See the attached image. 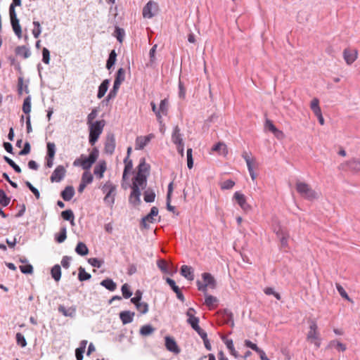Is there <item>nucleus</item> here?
<instances>
[{
	"instance_id": "c03bdc74",
	"label": "nucleus",
	"mask_w": 360,
	"mask_h": 360,
	"mask_svg": "<svg viewBox=\"0 0 360 360\" xmlns=\"http://www.w3.org/2000/svg\"><path fill=\"white\" fill-rule=\"evenodd\" d=\"M10 202V198L7 197L6 193L3 190H0V204L2 206H6Z\"/></svg>"
},
{
	"instance_id": "09e8293b",
	"label": "nucleus",
	"mask_w": 360,
	"mask_h": 360,
	"mask_svg": "<svg viewBox=\"0 0 360 360\" xmlns=\"http://www.w3.org/2000/svg\"><path fill=\"white\" fill-rule=\"evenodd\" d=\"M16 341L18 345L22 347H24L27 345L26 340L22 334L20 333H18L16 334Z\"/></svg>"
},
{
	"instance_id": "6e6d98bb",
	"label": "nucleus",
	"mask_w": 360,
	"mask_h": 360,
	"mask_svg": "<svg viewBox=\"0 0 360 360\" xmlns=\"http://www.w3.org/2000/svg\"><path fill=\"white\" fill-rule=\"evenodd\" d=\"M19 268L21 272L23 274H32L33 272V267L30 264L20 265Z\"/></svg>"
},
{
	"instance_id": "cd10ccee",
	"label": "nucleus",
	"mask_w": 360,
	"mask_h": 360,
	"mask_svg": "<svg viewBox=\"0 0 360 360\" xmlns=\"http://www.w3.org/2000/svg\"><path fill=\"white\" fill-rule=\"evenodd\" d=\"M16 55L27 58L30 56V50L25 46H18L15 48Z\"/></svg>"
},
{
	"instance_id": "9d476101",
	"label": "nucleus",
	"mask_w": 360,
	"mask_h": 360,
	"mask_svg": "<svg viewBox=\"0 0 360 360\" xmlns=\"http://www.w3.org/2000/svg\"><path fill=\"white\" fill-rule=\"evenodd\" d=\"M9 16L13 32L17 35V37L20 39L22 37L21 26L20 25L19 20L17 18L16 12L13 11V8H11V13H9Z\"/></svg>"
},
{
	"instance_id": "5701e85b",
	"label": "nucleus",
	"mask_w": 360,
	"mask_h": 360,
	"mask_svg": "<svg viewBox=\"0 0 360 360\" xmlns=\"http://www.w3.org/2000/svg\"><path fill=\"white\" fill-rule=\"evenodd\" d=\"M212 151L218 153L219 155L226 156L228 154L227 146L223 142H219L212 148Z\"/></svg>"
},
{
	"instance_id": "f704fd0d",
	"label": "nucleus",
	"mask_w": 360,
	"mask_h": 360,
	"mask_svg": "<svg viewBox=\"0 0 360 360\" xmlns=\"http://www.w3.org/2000/svg\"><path fill=\"white\" fill-rule=\"evenodd\" d=\"M67 238V231L65 227L61 228L60 233L56 235V240L58 243H61L65 241Z\"/></svg>"
},
{
	"instance_id": "dca6fc26",
	"label": "nucleus",
	"mask_w": 360,
	"mask_h": 360,
	"mask_svg": "<svg viewBox=\"0 0 360 360\" xmlns=\"http://www.w3.org/2000/svg\"><path fill=\"white\" fill-rule=\"evenodd\" d=\"M154 136L153 134H149L146 136H138L136 139V150H141L143 149L153 139Z\"/></svg>"
},
{
	"instance_id": "0e129e2a",
	"label": "nucleus",
	"mask_w": 360,
	"mask_h": 360,
	"mask_svg": "<svg viewBox=\"0 0 360 360\" xmlns=\"http://www.w3.org/2000/svg\"><path fill=\"white\" fill-rule=\"evenodd\" d=\"M85 350L83 348H77L75 350V356L77 360H82L83 359V354L84 353Z\"/></svg>"
},
{
	"instance_id": "de8ad7c7",
	"label": "nucleus",
	"mask_w": 360,
	"mask_h": 360,
	"mask_svg": "<svg viewBox=\"0 0 360 360\" xmlns=\"http://www.w3.org/2000/svg\"><path fill=\"white\" fill-rule=\"evenodd\" d=\"M33 25L34 28L32 30V34L35 38H38L41 32L40 23L37 21H34Z\"/></svg>"
},
{
	"instance_id": "f3484780",
	"label": "nucleus",
	"mask_w": 360,
	"mask_h": 360,
	"mask_svg": "<svg viewBox=\"0 0 360 360\" xmlns=\"http://www.w3.org/2000/svg\"><path fill=\"white\" fill-rule=\"evenodd\" d=\"M115 148V139L113 134L108 135L105 143V152L112 155Z\"/></svg>"
},
{
	"instance_id": "4be33fe9",
	"label": "nucleus",
	"mask_w": 360,
	"mask_h": 360,
	"mask_svg": "<svg viewBox=\"0 0 360 360\" xmlns=\"http://www.w3.org/2000/svg\"><path fill=\"white\" fill-rule=\"evenodd\" d=\"M124 169L122 174V181H126L127 179V174L131 171L133 168L132 160L128 157H126L124 160Z\"/></svg>"
},
{
	"instance_id": "4c0bfd02",
	"label": "nucleus",
	"mask_w": 360,
	"mask_h": 360,
	"mask_svg": "<svg viewBox=\"0 0 360 360\" xmlns=\"http://www.w3.org/2000/svg\"><path fill=\"white\" fill-rule=\"evenodd\" d=\"M154 330V328H153L150 325H144L141 328L140 333L143 336H147L152 334Z\"/></svg>"
},
{
	"instance_id": "13d9d810",
	"label": "nucleus",
	"mask_w": 360,
	"mask_h": 360,
	"mask_svg": "<svg viewBox=\"0 0 360 360\" xmlns=\"http://www.w3.org/2000/svg\"><path fill=\"white\" fill-rule=\"evenodd\" d=\"M187 165L189 169H191L193 166V160L192 156V149L188 148L187 150Z\"/></svg>"
},
{
	"instance_id": "7ed1b4c3",
	"label": "nucleus",
	"mask_w": 360,
	"mask_h": 360,
	"mask_svg": "<svg viewBox=\"0 0 360 360\" xmlns=\"http://www.w3.org/2000/svg\"><path fill=\"white\" fill-rule=\"evenodd\" d=\"M295 188L297 193L303 198L308 200H313L317 198V193L312 189L311 186L305 182L297 181Z\"/></svg>"
},
{
	"instance_id": "f03ea898",
	"label": "nucleus",
	"mask_w": 360,
	"mask_h": 360,
	"mask_svg": "<svg viewBox=\"0 0 360 360\" xmlns=\"http://www.w3.org/2000/svg\"><path fill=\"white\" fill-rule=\"evenodd\" d=\"M98 155V150L96 148H94L88 157L85 156L84 155H81L79 158H77L74 161L73 165L75 167L79 166L83 169L88 171L91 167L93 164L96 161Z\"/></svg>"
},
{
	"instance_id": "b1692460",
	"label": "nucleus",
	"mask_w": 360,
	"mask_h": 360,
	"mask_svg": "<svg viewBox=\"0 0 360 360\" xmlns=\"http://www.w3.org/2000/svg\"><path fill=\"white\" fill-rule=\"evenodd\" d=\"M205 304L209 307L210 309H215L217 307L218 299L212 295L205 293Z\"/></svg>"
},
{
	"instance_id": "a211bd4d",
	"label": "nucleus",
	"mask_w": 360,
	"mask_h": 360,
	"mask_svg": "<svg viewBox=\"0 0 360 360\" xmlns=\"http://www.w3.org/2000/svg\"><path fill=\"white\" fill-rule=\"evenodd\" d=\"M165 347L167 350L174 354H179L180 352V349L176 341L169 336L165 337Z\"/></svg>"
},
{
	"instance_id": "aec40b11",
	"label": "nucleus",
	"mask_w": 360,
	"mask_h": 360,
	"mask_svg": "<svg viewBox=\"0 0 360 360\" xmlns=\"http://www.w3.org/2000/svg\"><path fill=\"white\" fill-rule=\"evenodd\" d=\"M172 141L176 146L184 143L182 134H181L180 128L178 126H176L173 129Z\"/></svg>"
},
{
	"instance_id": "2eb2a0df",
	"label": "nucleus",
	"mask_w": 360,
	"mask_h": 360,
	"mask_svg": "<svg viewBox=\"0 0 360 360\" xmlns=\"http://www.w3.org/2000/svg\"><path fill=\"white\" fill-rule=\"evenodd\" d=\"M158 209L156 207H153L150 210V212L148 214H147L142 219V226L144 228L148 227V223H153L155 221L154 217L158 216Z\"/></svg>"
},
{
	"instance_id": "49530a36",
	"label": "nucleus",
	"mask_w": 360,
	"mask_h": 360,
	"mask_svg": "<svg viewBox=\"0 0 360 360\" xmlns=\"http://www.w3.org/2000/svg\"><path fill=\"white\" fill-rule=\"evenodd\" d=\"M234 185L235 182L233 181H232L231 179H228L223 181L221 184L220 187L222 190H227L232 188L234 186Z\"/></svg>"
},
{
	"instance_id": "4d7b16f0",
	"label": "nucleus",
	"mask_w": 360,
	"mask_h": 360,
	"mask_svg": "<svg viewBox=\"0 0 360 360\" xmlns=\"http://www.w3.org/2000/svg\"><path fill=\"white\" fill-rule=\"evenodd\" d=\"M88 262L93 266L100 268L103 262L97 258H89Z\"/></svg>"
},
{
	"instance_id": "72a5a7b5",
	"label": "nucleus",
	"mask_w": 360,
	"mask_h": 360,
	"mask_svg": "<svg viewBox=\"0 0 360 360\" xmlns=\"http://www.w3.org/2000/svg\"><path fill=\"white\" fill-rule=\"evenodd\" d=\"M22 111L24 113L29 115L31 111V98L30 96H27L25 98L23 104H22Z\"/></svg>"
},
{
	"instance_id": "ddd939ff",
	"label": "nucleus",
	"mask_w": 360,
	"mask_h": 360,
	"mask_svg": "<svg viewBox=\"0 0 360 360\" xmlns=\"http://www.w3.org/2000/svg\"><path fill=\"white\" fill-rule=\"evenodd\" d=\"M65 169L62 165L56 167L55 170L53 172L50 180L51 182H59L60 181L65 175Z\"/></svg>"
},
{
	"instance_id": "ea45409f",
	"label": "nucleus",
	"mask_w": 360,
	"mask_h": 360,
	"mask_svg": "<svg viewBox=\"0 0 360 360\" xmlns=\"http://www.w3.org/2000/svg\"><path fill=\"white\" fill-rule=\"evenodd\" d=\"M93 179H94L93 175L88 170V171H85L82 174L81 181L84 183V184H91L92 182Z\"/></svg>"
},
{
	"instance_id": "f257e3e1",
	"label": "nucleus",
	"mask_w": 360,
	"mask_h": 360,
	"mask_svg": "<svg viewBox=\"0 0 360 360\" xmlns=\"http://www.w3.org/2000/svg\"><path fill=\"white\" fill-rule=\"evenodd\" d=\"M149 172L150 165L146 164L145 158L141 159L136 174L132 179L131 193L129 196L131 202L136 204L140 202L141 189L146 187Z\"/></svg>"
},
{
	"instance_id": "8fccbe9b",
	"label": "nucleus",
	"mask_w": 360,
	"mask_h": 360,
	"mask_svg": "<svg viewBox=\"0 0 360 360\" xmlns=\"http://www.w3.org/2000/svg\"><path fill=\"white\" fill-rule=\"evenodd\" d=\"M150 105L152 108V110L155 112L158 121L159 122L160 124H161L162 122V118L160 114V111L159 110V109H157L156 105L154 102H151Z\"/></svg>"
},
{
	"instance_id": "58836bf2",
	"label": "nucleus",
	"mask_w": 360,
	"mask_h": 360,
	"mask_svg": "<svg viewBox=\"0 0 360 360\" xmlns=\"http://www.w3.org/2000/svg\"><path fill=\"white\" fill-rule=\"evenodd\" d=\"M116 56H117V54L115 53V51L114 50H112L110 55H109V58L107 60V63H106V68L110 70L112 66L115 64V61H116Z\"/></svg>"
},
{
	"instance_id": "39448f33",
	"label": "nucleus",
	"mask_w": 360,
	"mask_h": 360,
	"mask_svg": "<svg viewBox=\"0 0 360 360\" xmlns=\"http://www.w3.org/2000/svg\"><path fill=\"white\" fill-rule=\"evenodd\" d=\"M116 189V186L110 181H106L102 187V191L105 194L103 200L105 204L111 207L115 203Z\"/></svg>"
},
{
	"instance_id": "9b49d317",
	"label": "nucleus",
	"mask_w": 360,
	"mask_h": 360,
	"mask_svg": "<svg viewBox=\"0 0 360 360\" xmlns=\"http://www.w3.org/2000/svg\"><path fill=\"white\" fill-rule=\"evenodd\" d=\"M342 55L345 63L350 65L357 59L358 51L355 49L347 48L344 49Z\"/></svg>"
},
{
	"instance_id": "c756f323",
	"label": "nucleus",
	"mask_w": 360,
	"mask_h": 360,
	"mask_svg": "<svg viewBox=\"0 0 360 360\" xmlns=\"http://www.w3.org/2000/svg\"><path fill=\"white\" fill-rule=\"evenodd\" d=\"M75 252L82 256H85L89 253L87 246L82 242H79L76 246Z\"/></svg>"
},
{
	"instance_id": "bb28decb",
	"label": "nucleus",
	"mask_w": 360,
	"mask_h": 360,
	"mask_svg": "<svg viewBox=\"0 0 360 360\" xmlns=\"http://www.w3.org/2000/svg\"><path fill=\"white\" fill-rule=\"evenodd\" d=\"M346 165L348 166L349 169L352 171H360V158H353L347 162Z\"/></svg>"
},
{
	"instance_id": "7c9ffc66",
	"label": "nucleus",
	"mask_w": 360,
	"mask_h": 360,
	"mask_svg": "<svg viewBox=\"0 0 360 360\" xmlns=\"http://www.w3.org/2000/svg\"><path fill=\"white\" fill-rule=\"evenodd\" d=\"M51 276L56 281H58L61 277V269L60 265H54L51 271Z\"/></svg>"
},
{
	"instance_id": "864d4df0",
	"label": "nucleus",
	"mask_w": 360,
	"mask_h": 360,
	"mask_svg": "<svg viewBox=\"0 0 360 360\" xmlns=\"http://www.w3.org/2000/svg\"><path fill=\"white\" fill-rule=\"evenodd\" d=\"M336 288L338 291V292L340 293V295L345 299L349 300V301H351L349 297L348 296L347 292L345 290V289L343 288V287L340 285L339 283H336Z\"/></svg>"
},
{
	"instance_id": "680f3d73",
	"label": "nucleus",
	"mask_w": 360,
	"mask_h": 360,
	"mask_svg": "<svg viewBox=\"0 0 360 360\" xmlns=\"http://www.w3.org/2000/svg\"><path fill=\"white\" fill-rule=\"evenodd\" d=\"M27 186L30 188V190L33 193V194L35 195L37 199H39L40 198V193L39 191L34 188L30 182L26 181Z\"/></svg>"
},
{
	"instance_id": "a19ab883",
	"label": "nucleus",
	"mask_w": 360,
	"mask_h": 360,
	"mask_svg": "<svg viewBox=\"0 0 360 360\" xmlns=\"http://www.w3.org/2000/svg\"><path fill=\"white\" fill-rule=\"evenodd\" d=\"M155 193L150 190H147L144 193V200L146 202H152L155 200Z\"/></svg>"
},
{
	"instance_id": "1a4fd4ad",
	"label": "nucleus",
	"mask_w": 360,
	"mask_h": 360,
	"mask_svg": "<svg viewBox=\"0 0 360 360\" xmlns=\"http://www.w3.org/2000/svg\"><path fill=\"white\" fill-rule=\"evenodd\" d=\"M233 199L244 212H248L251 210V205L248 203L246 197L242 193L236 191L233 195Z\"/></svg>"
},
{
	"instance_id": "5fc2aeb1",
	"label": "nucleus",
	"mask_w": 360,
	"mask_h": 360,
	"mask_svg": "<svg viewBox=\"0 0 360 360\" xmlns=\"http://www.w3.org/2000/svg\"><path fill=\"white\" fill-rule=\"evenodd\" d=\"M330 346L335 347L337 349L344 352L346 349V346L340 342L339 341L333 340L330 342Z\"/></svg>"
},
{
	"instance_id": "a878e982",
	"label": "nucleus",
	"mask_w": 360,
	"mask_h": 360,
	"mask_svg": "<svg viewBox=\"0 0 360 360\" xmlns=\"http://www.w3.org/2000/svg\"><path fill=\"white\" fill-rule=\"evenodd\" d=\"M75 194L74 188L71 186H66L61 192V197L65 201L70 200Z\"/></svg>"
},
{
	"instance_id": "3c124183",
	"label": "nucleus",
	"mask_w": 360,
	"mask_h": 360,
	"mask_svg": "<svg viewBox=\"0 0 360 360\" xmlns=\"http://www.w3.org/2000/svg\"><path fill=\"white\" fill-rule=\"evenodd\" d=\"M121 290H122V295L124 298L127 299L131 296L132 293L129 290V287L128 284H127V283L124 284L122 286Z\"/></svg>"
},
{
	"instance_id": "603ef678",
	"label": "nucleus",
	"mask_w": 360,
	"mask_h": 360,
	"mask_svg": "<svg viewBox=\"0 0 360 360\" xmlns=\"http://www.w3.org/2000/svg\"><path fill=\"white\" fill-rule=\"evenodd\" d=\"M42 61L45 64H49L50 61V52L49 49L45 47L42 49Z\"/></svg>"
},
{
	"instance_id": "bf43d9fd",
	"label": "nucleus",
	"mask_w": 360,
	"mask_h": 360,
	"mask_svg": "<svg viewBox=\"0 0 360 360\" xmlns=\"http://www.w3.org/2000/svg\"><path fill=\"white\" fill-rule=\"evenodd\" d=\"M97 116V110L96 109L92 110V111L87 116V124H91L94 123V120Z\"/></svg>"
},
{
	"instance_id": "69168bd1",
	"label": "nucleus",
	"mask_w": 360,
	"mask_h": 360,
	"mask_svg": "<svg viewBox=\"0 0 360 360\" xmlns=\"http://www.w3.org/2000/svg\"><path fill=\"white\" fill-rule=\"evenodd\" d=\"M265 127L269 130L271 131L272 133H274V131L276 130V127H275V125L273 124V122L269 120H266V122H265Z\"/></svg>"
},
{
	"instance_id": "6e6552de",
	"label": "nucleus",
	"mask_w": 360,
	"mask_h": 360,
	"mask_svg": "<svg viewBox=\"0 0 360 360\" xmlns=\"http://www.w3.org/2000/svg\"><path fill=\"white\" fill-rule=\"evenodd\" d=\"M158 9L159 7L158 3L153 1H149L143 8V18H153L158 13Z\"/></svg>"
},
{
	"instance_id": "a18cd8bd",
	"label": "nucleus",
	"mask_w": 360,
	"mask_h": 360,
	"mask_svg": "<svg viewBox=\"0 0 360 360\" xmlns=\"http://www.w3.org/2000/svg\"><path fill=\"white\" fill-rule=\"evenodd\" d=\"M4 159L17 173L21 172L20 167L17 165L11 158L7 156H4Z\"/></svg>"
},
{
	"instance_id": "c85d7f7f",
	"label": "nucleus",
	"mask_w": 360,
	"mask_h": 360,
	"mask_svg": "<svg viewBox=\"0 0 360 360\" xmlns=\"http://www.w3.org/2000/svg\"><path fill=\"white\" fill-rule=\"evenodd\" d=\"M109 84L110 81L108 79L103 80V82L101 84V85L98 87V91L97 94L98 98H101L102 97L104 96L108 89Z\"/></svg>"
},
{
	"instance_id": "2f4dec72",
	"label": "nucleus",
	"mask_w": 360,
	"mask_h": 360,
	"mask_svg": "<svg viewBox=\"0 0 360 360\" xmlns=\"http://www.w3.org/2000/svg\"><path fill=\"white\" fill-rule=\"evenodd\" d=\"M101 285L107 288L108 290L110 291H114L116 289L117 285L116 283L110 278L105 279L101 281Z\"/></svg>"
},
{
	"instance_id": "79ce46f5",
	"label": "nucleus",
	"mask_w": 360,
	"mask_h": 360,
	"mask_svg": "<svg viewBox=\"0 0 360 360\" xmlns=\"http://www.w3.org/2000/svg\"><path fill=\"white\" fill-rule=\"evenodd\" d=\"M136 309L142 314L148 311V304L146 302H139L135 305Z\"/></svg>"
},
{
	"instance_id": "6ab92c4d",
	"label": "nucleus",
	"mask_w": 360,
	"mask_h": 360,
	"mask_svg": "<svg viewBox=\"0 0 360 360\" xmlns=\"http://www.w3.org/2000/svg\"><path fill=\"white\" fill-rule=\"evenodd\" d=\"M107 169L106 162L104 160L100 161L94 167V173L98 178L102 179Z\"/></svg>"
},
{
	"instance_id": "f8f14e48",
	"label": "nucleus",
	"mask_w": 360,
	"mask_h": 360,
	"mask_svg": "<svg viewBox=\"0 0 360 360\" xmlns=\"http://www.w3.org/2000/svg\"><path fill=\"white\" fill-rule=\"evenodd\" d=\"M125 79V70L124 68H120L118 69L117 73L115 79L114 81L112 91L115 92V94H117L121 84L124 81Z\"/></svg>"
},
{
	"instance_id": "473e14b6",
	"label": "nucleus",
	"mask_w": 360,
	"mask_h": 360,
	"mask_svg": "<svg viewBox=\"0 0 360 360\" xmlns=\"http://www.w3.org/2000/svg\"><path fill=\"white\" fill-rule=\"evenodd\" d=\"M159 110L160 111L161 115H167L168 112V101L165 98L160 101Z\"/></svg>"
},
{
	"instance_id": "e2e57ef3",
	"label": "nucleus",
	"mask_w": 360,
	"mask_h": 360,
	"mask_svg": "<svg viewBox=\"0 0 360 360\" xmlns=\"http://www.w3.org/2000/svg\"><path fill=\"white\" fill-rule=\"evenodd\" d=\"M245 345L247 347H249L250 349H252V350H254L255 352H257V350L259 349L257 345L253 342H252L250 340H245Z\"/></svg>"
},
{
	"instance_id": "338daca9",
	"label": "nucleus",
	"mask_w": 360,
	"mask_h": 360,
	"mask_svg": "<svg viewBox=\"0 0 360 360\" xmlns=\"http://www.w3.org/2000/svg\"><path fill=\"white\" fill-rule=\"evenodd\" d=\"M71 258L68 256H64L61 260V265L65 268L68 269L70 266V262Z\"/></svg>"
},
{
	"instance_id": "393cba45",
	"label": "nucleus",
	"mask_w": 360,
	"mask_h": 360,
	"mask_svg": "<svg viewBox=\"0 0 360 360\" xmlns=\"http://www.w3.org/2000/svg\"><path fill=\"white\" fill-rule=\"evenodd\" d=\"M181 274L189 281L194 279V275L193 269L191 266L187 265H183L181 268Z\"/></svg>"
},
{
	"instance_id": "37998d69",
	"label": "nucleus",
	"mask_w": 360,
	"mask_h": 360,
	"mask_svg": "<svg viewBox=\"0 0 360 360\" xmlns=\"http://www.w3.org/2000/svg\"><path fill=\"white\" fill-rule=\"evenodd\" d=\"M56 153V145L53 143H47V157L53 158Z\"/></svg>"
},
{
	"instance_id": "c9c22d12",
	"label": "nucleus",
	"mask_w": 360,
	"mask_h": 360,
	"mask_svg": "<svg viewBox=\"0 0 360 360\" xmlns=\"http://www.w3.org/2000/svg\"><path fill=\"white\" fill-rule=\"evenodd\" d=\"M91 277V274L86 272L85 269L80 266L79 268L78 278L80 281H84L90 279Z\"/></svg>"
},
{
	"instance_id": "e433bc0d",
	"label": "nucleus",
	"mask_w": 360,
	"mask_h": 360,
	"mask_svg": "<svg viewBox=\"0 0 360 360\" xmlns=\"http://www.w3.org/2000/svg\"><path fill=\"white\" fill-rule=\"evenodd\" d=\"M61 216L63 219L70 221L72 224H73L74 221V214L71 210H67L63 211L61 213Z\"/></svg>"
},
{
	"instance_id": "4468645a",
	"label": "nucleus",
	"mask_w": 360,
	"mask_h": 360,
	"mask_svg": "<svg viewBox=\"0 0 360 360\" xmlns=\"http://www.w3.org/2000/svg\"><path fill=\"white\" fill-rule=\"evenodd\" d=\"M195 311L193 308H189L186 312L187 322L195 330L199 327V319L195 316Z\"/></svg>"
},
{
	"instance_id": "052dcab7",
	"label": "nucleus",
	"mask_w": 360,
	"mask_h": 360,
	"mask_svg": "<svg viewBox=\"0 0 360 360\" xmlns=\"http://www.w3.org/2000/svg\"><path fill=\"white\" fill-rule=\"evenodd\" d=\"M142 293L140 290H137L135 293V297L131 299V302L135 305L141 302Z\"/></svg>"
},
{
	"instance_id": "412c9836",
	"label": "nucleus",
	"mask_w": 360,
	"mask_h": 360,
	"mask_svg": "<svg viewBox=\"0 0 360 360\" xmlns=\"http://www.w3.org/2000/svg\"><path fill=\"white\" fill-rule=\"evenodd\" d=\"M134 315V312H131L130 311H123L120 312V318L122 323L125 325L133 321Z\"/></svg>"
},
{
	"instance_id": "774afa93",
	"label": "nucleus",
	"mask_w": 360,
	"mask_h": 360,
	"mask_svg": "<svg viewBox=\"0 0 360 360\" xmlns=\"http://www.w3.org/2000/svg\"><path fill=\"white\" fill-rule=\"evenodd\" d=\"M30 152V145L28 142L25 143L24 148L22 150L20 151V155H25L28 154Z\"/></svg>"
},
{
	"instance_id": "20e7f679",
	"label": "nucleus",
	"mask_w": 360,
	"mask_h": 360,
	"mask_svg": "<svg viewBox=\"0 0 360 360\" xmlns=\"http://www.w3.org/2000/svg\"><path fill=\"white\" fill-rule=\"evenodd\" d=\"M105 124V122L102 120L95 121L94 123L88 125L89 129V143L91 146H94L98 141L103 132Z\"/></svg>"
},
{
	"instance_id": "0eeeda50",
	"label": "nucleus",
	"mask_w": 360,
	"mask_h": 360,
	"mask_svg": "<svg viewBox=\"0 0 360 360\" xmlns=\"http://www.w3.org/2000/svg\"><path fill=\"white\" fill-rule=\"evenodd\" d=\"M202 278L203 280V283H201L199 281H197L198 288L200 291L206 293L208 288L211 289H214L216 288V281L211 274L203 273L202 274Z\"/></svg>"
},
{
	"instance_id": "423d86ee",
	"label": "nucleus",
	"mask_w": 360,
	"mask_h": 360,
	"mask_svg": "<svg viewBox=\"0 0 360 360\" xmlns=\"http://www.w3.org/2000/svg\"><path fill=\"white\" fill-rule=\"evenodd\" d=\"M306 338L309 342L314 344L317 348L320 347L321 338L316 321H311L310 322Z\"/></svg>"
}]
</instances>
